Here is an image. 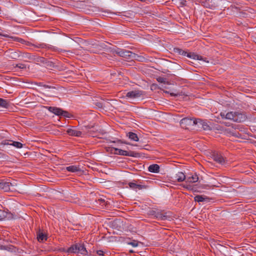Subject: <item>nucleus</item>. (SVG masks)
<instances>
[{
    "label": "nucleus",
    "instance_id": "1",
    "mask_svg": "<svg viewBox=\"0 0 256 256\" xmlns=\"http://www.w3.org/2000/svg\"><path fill=\"white\" fill-rule=\"evenodd\" d=\"M220 116L222 118L232 120L236 122H244L246 118L244 114L238 112H230L226 114L222 112H220Z\"/></svg>",
    "mask_w": 256,
    "mask_h": 256
},
{
    "label": "nucleus",
    "instance_id": "2",
    "mask_svg": "<svg viewBox=\"0 0 256 256\" xmlns=\"http://www.w3.org/2000/svg\"><path fill=\"white\" fill-rule=\"evenodd\" d=\"M68 252L70 253H76L82 256H86L88 253L84 244H76L72 246L68 250Z\"/></svg>",
    "mask_w": 256,
    "mask_h": 256
},
{
    "label": "nucleus",
    "instance_id": "3",
    "mask_svg": "<svg viewBox=\"0 0 256 256\" xmlns=\"http://www.w3.org/2000/svg\"><path fill=\"white\" fill-rule=\"evenodd\" d=\"M174 52L180 55L184 56H186L188 58L194 59V60H202L203 58L201 56H199L197 54H196L194 53L193 52H188L184 51L182 49H180L179 48H174Z\"/></svg>",
    "mask_w": 256,
    "mask_h": 256
},
{
    "label": "nucleus",
    "instance_id": "4",
    "mask_svg": "<svg viewBox=\"0 0 256 256\" xmlns=\"http://www.w3.org/2000/svg\"><path fill=\"white\" fill-rule=\"evenodd\" d=\"M114 152L115 154H119L120 156H128L134 158L139 156L138 153L133 151H128L118 148H114Z\"/></svg>",
    "mask_w": 256,
    "mask_h": 256
},
{
    "label": "nucleus",
    "instance_id": "5",
    "mask_svg": "<svg viewBox=\"0 0 256 256\" xmlns=\"http://www.w3.org/2000/svg\"><path fill=\"white\" fill-rule=\"evenodd\" d=\"M144 92L142 90H134L128 92L126 93V97L130 100H132L143 96Z\"/></svg>",
    "mask_w": 256,
    "mask_h": 256
},
{
    "label": "nucleus",
    "instance_id": "6",
    "mask_svg": "<svg viewBox=\"0 0 256 256\" xmlns=\"http://www.w3.org/2000/svg\"><path fill=\"white\" fill-rule=\"evenodd\" d=\"M197 120H193L190 118H182L180 124L182 128H188L190 126L196 125Z\"/></svg>",
    "mask_w": 256,
    "mask_h": 256
},
{
    "label": "nucleus",
    "instance_id": "7",
    "mask_svg": "<svg viewBox=\"0 0 256 256\" xmlns=\"http://www.w3.org/2000/svg\"><path fill=\"white\" fill-rule=\"evenodd\" d=\"M15 185L10 182L0 180V189L4 192L13 191L16 190Z\"/></svg>",
    "mask_w": 256,
    "mask_h": 256
},
{
    "label": "nucleus",
    "instance_id": "8",
    "mask_svg": "<svg viewBox=\"0 0 256 256\" xmlns=\"http://www.w3.org/2000/svg\"><path fill=\"white\" fill-rule=\"evenodd\" d=\"M48 109L50 112L54 113L56 115L62 116L67 118L70 117V114L68 112L66 111H64L60 108L56 107L49 106L48 107Z\"/></svg>",
    "mask_w": 256,
    "mask_h": 256
},
{
    "label": "nucleus",
    "instance_id": "9",
    "mask_svg": "<svg viewBox=\"0 0 256 256\" xmlns=\"http://www.w3.org/2000/svg\"><path fill=\"white\" fill-rule=\"evenodd\" d=\"M196 125L198 128H202L204 130H208L211 129L210 126L206 120L198 119L197 120Z\"/></svg>",
    "mask_w": 256,
    "mask_h": 256
},
{
    "label": "nucleus",
    "instance_id": "10",
    "mask_svg": "<svg viewBox=\"0 0 256 256\" xmlns=\"http://www.w3.org/2000/svg\"><path fill=\"white\" fill-rule=\"evenodd\" d=\"M198 180V176L196 174L188 175L186 176V182L187 184L186 188H188L191 184L196 182Z\"/></svg>",
    "mask_w": 256,
    "mask_h": 256
},
{
    "label": "nucleus",
    "instance_id": "11",
    "mask_svg": "<svg viewBox=\"0 0 256 256\" xmlns=\"http://www.w3.org/2000/svg\"><path fill=\"white\" fill-rule=\"evenodd\" d=\"M66 132L70 136H80L82 134V132L76 130L74 127H72L67 130Z\"/></svg>",
    "mask_w": 256,
    "mask_h": 256
},
{
    "label": "nucleus",
    "instance_id": "12",
    "mask_svg": "<svg viewBox=\"0 0 256 256\" xmlns=\"http://www.w3.org/2000/svg\"><path fill=\"white\" fill-rule=\"evenodd\" d=\"M212 159L216 162L222 164L224 162V158L222 155L218 153H214L212 155Z\"/></svg>",
    "mask_w": 256,
    "mask_h": 256
},
{
    "label": "nucleus",
    "instance_id": "13",
    "mask_svg": "<svg viewBox=\"0 0 256 256\" xmlns=\"http://www.w3.org/2000/svg\"><path fill=\"white\" fill-rule=\"evenodd\" d=\"M66 170L71 172H76L80 171V168L79 166L72 165L66 168Z\"/></svg>",
    "mask_w": 256,
    "mask_h": 256
},
{
    "label": "nucleus",
    "instance_id": "14",
    "mask_svg": "<svg viewBox=\"0 0 256 256\" xmlns=\"http://www.w3.org/2000/svg\"><path fill=\"white\" fill-rule=\"evenodd\" d=\"M176 178L178 182H182L186 180V176L182 172H178L176 175Z\"/></svg>",
    "mask_w": 256,
    "mask_h": 256
},
{
    "label": "nucleus",
    "instance_id": "15",
    "mask_svg": "<svg viewBox=\"0 0 256 256\" xmlns=\"http://www.w3.org/2000/svg\"><path fill=\"white\" fill-rule=\"evenodd\" d=\"M148 170L150 172L156 173L159 172L160 166L156 164H152L149 166Z\"/></svg>",
    "mask_w": 256,
    "mask_h": 256
},
{
    "label": "nucleus",
    "instance_id": "16",
    "mask_svg": "<svg viewBox=\"0 0 256 256\" xmlns=\"http://www.w3.org/2000/svg\"><path fill=\"white\" fill-rule=\"evenodd\" d=\"M37 238H38V240L40 242H42L44 240H46L47 236L44 234L42 232H40V230L38 233Z\"/></svg>",
    "mask_w": 256,
    "mask_h": 256
},
{
    "label": "nucleus",
    "instance_id": "17",
    "mask_svg": "<svg viewBox=\"0 0 256 256\" xmlns=\"http://www.w3.org/2000/svg\"><path fill=\"white\" fill-rule=\"evenodd\" d=\"M194 200L198 202H208V198L204 196L198 195L194 197Z\"/></svg>",
    "mask_w": 256,
    "mask_h": 256
},
{
    "label": "nucleus",
    "instance_id": "18",
    "mask_svg": "<svg viewBox=\"0 0 256 256\" xmlns=\"http://www.w3.org/2000/svg\"><path fill=\"white\" fill-rule=\"evenodd\" d=\"M127 136L130 139L135 142H138L139 139L137 134L132 132H129L127 134Z\"/></svg>",
    "mask_w": 256,
    "mask_h": 256
},
{
    "label": "nucleus",
    "instance_id": "19",
    "mask_svg": "<svg viewBox=\"0 0 256 256\" xmlns=\"http://www.w3.org/2000/svg\"><path fill=\"white\" fill-rule=\"evenodd\" d=\"M8 106V102L6 100L0 98V107L6 108Z\"/></svg>",
    "mask_w": 256,
    "mask_h": 256
},
{
    "label": "nucleus",
    "instance_id": "20",
    "mask_svg": "<svg viewBox=\"0 0 256 256\" xmlns=\"http://www.w3.org/2000/svg\"><path fill=\"white\" fill-rule=\"evenodd\" d=\"M224 132L226 134L234 135V129L232 128H226L224 130Z\"/></svg>",
    "mask_w": 256,
    "mask_h": 256
},
{
    "label": "nucleus",
    "instance_id": "21",
    "mask_svg": "<svg viewBox=\"0 0 256 256\" xmlns=\"http://www.w3.org/2000/svg\"><path fill=\"white\" fill-rule=\"evenodd\" d=\"M5 144H6V143H4ZM10 145L13 146L17 148H22V144L20 142H13L12 144H10Z\"/></svg>",
    "mask_w": 256,
    "mask_h": 256
},
{
    "label": "nucleus",
    "instance_id": "22",
    "mask_svg": "<svg viewBox=\"0 0 256 256\" xmlns=\"http://www.w3.org/2000/svg\"><path fill=\"white\" fill-rule=\"evenodd\" d=\"M129 186L130 187L134 190H136V189H140L142 188L141 186L140 185L137 184L134 182H130L129 183Z\"/></svg>",
    "mask_w": 256,
    "mask_h": 256
},
{
    "label": "nucleus",
    "instance_id": "23",
    "mask_svg": "<svg viewBox=\"0 0 256 256\" xmlns=\"http://www.w3.org/2000/svg\"><path fill=\"white\" fill-rule=\"evenodd\" d=\"M129 244L132 245L134 247H136L138 246V242L134 240L133 242H130Z\"/></svg>",
    "mask_w": 256,
    "mask_h": 256
},
{
    "label": "nucleus",
    "instance_id": "24",
    "mask_svg": "<svg viewBox=\"0 0 256 256\" xmlns=\"http://www.w3.org/2000/svg\"><path fill=\"white\" fill-rule=\"evenodd\" d=\"M5 217V213L2 210H0V220H3Z\"/></svg>",
    "mask_w": 256,
    "mask_h": 256
},
{
    "label": "nucleus",
    "instance_id": "25",
    "mask_svg": "<svg viewBox=\"0 0 256 256\" xmlns=\"http://www.w3.org/2000/svg\"><path fill=\"white\" fill-rule=\"evenodd\" d=\"M96 253L99 256H103L104 255V252L101 250H97Z\"/></svg>",
    "mask_w": 256,
    "mask_h": 256
},
{
    "label": "nucleus",
    "instance_id": "26",
    "mask_svg": "<svg viewBox=\"0 0 256 256\" xmlns=\"http://www.w3.org/2000/svg\"><path fill=\"white\" fill-rule=\"evenodd\" d=\"M14 40H16V41H18V42H23V40H22L21 38H14Z\"/></svg>",
    "mask_w": 256,
    "mask_h": 256
},
{
    "label": "nucleus",
    "instance_id": "27",
    "mask_svg": "<svg viewBox=\"0 0 256 256\" xmlns=\"http://www.w3.org/2000/svg\"><path fill=\"white\" fill-rule=\"evenodd\" d=\"M158 82H164V80L162 78H158Z\"/></svg>",
    "mask_w": 256,
    "mask_h": 256
},
{
    "label": "nucleus",
    "instance_id": "28",
    "mask_svg": "<svg viewBox=\"0 0 256 256\" xmlns=\"http://www.w3.org/2000/svg\"><path fill=\"white\" fill-rule=\"evenodd\" d=\"M16 66H17V67H18L20 68H24V65L22 64H18Z\"/></svg>",
    "mask_w": 256,
    "mask_h": 256
},
{
    "label": "nucleus",
    "instance_id": "29",
    "mask_svg": "<svg viewBox=\"0 0 256 256\" xmlns=\"http://www.w3.org/2000/svg\"><path fill=\"white\" fill-rule=\"evenodd\" d=\"M12 55L11 56V57L13 58H16V56H17V54H16V53H13V54H12Z\"/></svg>",
    "mask_w": 256,
    "mask_h": 256
},
{
    "label": "nucleus",
    "instance_id": "30",
    "mask_svg": "<svg viewBox=\"0 0 256 256\" xmlns=\"http://www.w3.org/2000/svg\"><path fill=\"white\" fill-rule=\"evenodd\" d=\"M170 94L172 96H178V94H174V92H170Z\"/></svg>",
    "mask_w": 256,
    "mask_h": 256
},
{
    "label": "nucleus",
    "instance_id": "31",
    "mask_svg": "<svg viewBox=\"0 0 256 256\" xmlns=\"http://www.w3.org/2000/svg\"><path fill=\"white\" fill-rule=\"evenodd\" d=\"M166 218V216H162V220H165Z\"/></svg>",
    "mask_w": 256,
    "mask_h": 256
},
{
    "label": "nucleus",
    "instance_id": "32",
    "mask_svg": "<svg viewBox=\"0 0 256 256\" xmlns=\"http://www.w3.org/2000/svg\"><path fill=\"white\" fill-rule=\"evenodd\" d=\"M148 1H149L150 2H153L154 0H148Z\"/></svg>",
    "mask_w": 256,
    "mask_h": 256
},
{
    "label": "nucleus",
    "instance_id": "33",
    "mask_svg": "<svg viewBox=\"0 0 256 256\" xmlns=\"http://www.w3.org/2000/svg\"><path fill=\"white\" fill-rule=\"evenodd\" d=\"M4 36H8L7 35H4Z\"/></svg>",
    "mask_w": 256,
    "mask_h": 256
}]
</instances>
